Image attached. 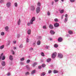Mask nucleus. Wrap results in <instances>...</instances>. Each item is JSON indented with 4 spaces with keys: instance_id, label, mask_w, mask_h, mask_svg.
I'll return each instance as SVG.
<instances>
[{
    "instance_id": "f257e3e1",
    "label": "nucleus",
    "mask_w": 76,
    "mask_h": 76,
    "mask_svg": "<svg viewBox=\"0 0 76 76\" xmlns=\"http://www.w3.org/2000/svg\"><path fill=\"white\" fill-rule=\"evenodd\" d=\"M57 56V53L56 52H54L53 53L52 55V57L53 58H55Z\"/></svg>"
},
{
    "instance_id": "f03ea898",
    "label": "nucleus",
    "mask_w": 76,
    "mask_h": 76,
    "mask_svg": "<svg viewBox=\"0 0 76 76\" xmlns=\"http://www.w3.org/2000/svg\"><path fill=\"white\" fill-rule=\"evenodd\" d=\"M40 8L39 7H38L36 9V11L37 13H39L40 12Z\"/></svg>"
},
{
    "instance_id": "7ed1b4c3",
    "label": "nucleus",
    "mask_w": 76,
    "mask_h": 76,
    "mask_svg": "<svg viewBox=\"0 0 76 76\" xmlns=\"http://www.w3.org/2000/svg\"><path fill=\"white\" fill-rule=\"evenodd\" d=\"M35 20V17H33L30 21V23H31V24H33V22H34Z\"/></svg>"
},
{
    "instance_id": "20e7f679",
    "label": "nucleus",
    "mask_w": 76,
    "mask_h": 76,
    "mask_svg": "<svg viewBox=\"0 0 76 76\" xmlns=\"http://www.w3.org/2000/svg\"><path fill=\"white\" fill-rule=\"evenodd\" d=\"M58 57L60 58H63V55L61 53H59L58 54Z\"/></svg>"
},
{
    "instance_id": "39448f33",
    "label": "nucleus",
    "mask_w": 76,
    "mask_h": 76,
    "mask_svg": "<svg viewBox=\"0 0 76 76\" xmlns=\"http://www.w3.org/2000/svg\"><path fill=\"white\" fill-rule=\"evenodd\" d=\"M63 41V39L61 37H59L58 38V42H61Z\"/></svg>"
},
{
    "instance_id": "423d86ee",
    "label": "nucleus",
    "mask_w": 76,
    "mask_h": 76,
    "mask_svg": "<svg viewBox=\"0 0 76 76\" xmlns=\"http://www.w3.org/2000/svg\"><path fill=\"white\" fill-rule=\"evenodd\" d=\"M10 5H11V3L10 2H8L7 3V7H9L10 6Z\"/></svg>"
},
{
    "instance_id": "0eeeda50",
    "label": "nucleus",
    "mask_w": 76,
    "mask_h": 76,
    "mask_svg": "<svg viewBox=\"0 0 76 76\" xmlns=\"http://www.w3.org/2000/svg\"><path fill=\"white\" fill-rule=\"evenodd\" d=\"M31 9L32 11H34L35 9V7L34 6H31Z\"/></svg>"
},
{
    "instance_id": "6e6552de",
    "label": "nucleus",
    "mask_w": 76,
    "mask_h": 76,
    "mask_svg": "<svg viewBox=\"0 0 76 76\" xmlns=\"http://www.w3.org/2000/svg\"><path fill=\"white\" fill-rule=\"evenodd\" d=\"M49 27L50 29H53V26L52 24H50L49 26Z\"/></svg>"
},
{
    "instance_id": "1a4fd4ad",
    "label": "nucleus",
    "mask_w": 76,
    "mask_h": 76,
    "mask_svg": "<svg viewBox=\"0 0 76 76\" xmlns=\"http://www.w3.org/2000/svg\"><path fill=\"white\" fill-rule=\"evenodd\" d=\"M54 26L55 27H58L59 26V24L58 23H56L54 24Z\"/></svg>"
},
{
    "instance_id": "9d476101",
    "label": "nucleus",
    "mask_w": 76,
    "mask_h": 76,
    "mask_svg": "<svg viewBox=\"0 0 76 76\" xmlns=\"http://www.w3.org/2000/svg\"><path fill=\"white\" fill-rule=\"evenodd\" d=\"M1 64L3 66H4L6 65V63H5V62L4 61L2 62Z\"/></svg>"
},
{
    "instance_id": "9b49d317",
    "label": "nucleus",
    "mask_w": 76,
    "mask_h": 76,
    "mask_svg": "<svg viewBox=\"0 0 76 76\" xmlns=\"http://www.w3.org/2000/svg\"><path fill=\"white\" fill-rule=\"evenodd\" d=\"M31 29H29L27 32V33L28 35H31Z\"/></svg>"
},
{
    "instance_id": "f8f14e48",
    "label": "nucleus",
    "mask_w": 76,
    "mask_h": 76,
    "mask_svg": "<svg viewBox=\"0 0 76 76\" xmlns=\"http://www.w3.org/2000/svg\"><path fill=\"white\" fill-rule=\"evenodd\" d=\"M9 58L10 60H13V56L12 55H10L9 56Z\"/></svg>"
},
{
    "instance_id": "ddd939ff",
    "label": "nucleus",
    "mask_w": 76,
    "mask_h": 76,
    "mask_svg": "<svg viewBox=\"0 0 76 76\" xmlns=\"http://www.w3.org/2000/svg\"><path fill=\"white\" fill-rule=\"evenodd\" d=\"M50 33L52 35H53L55 34V32H54V31H53V30H51L50 31Z\"/></svg>"
},
{
    "instance_id": "4468645a",
    "label": "nucleus",
    "mask_w": 76,
    "mask_h": 76,
    "mask_svg": "<svg viewBox=\"0 0 76 76\" xmlns=\"http://www.w3.org/2000/svg\"><path fill=\"white\" fill-rule=\"evenodd\" d=\"M5 29L6 31H8L9 30V27L8 26H7L5 27Z\"/></svg>"
},
{
    "instance_id": "2eb2a0df",
    "label": "nucleus",
    "mask_w": 76,
    "mask_h": 76,
    "mask_svg": "<svg viewBox=\"0 0 76 76\" xmlns=\"http://www.w3.org/2000/svg\"><path fill=\"white\" fill-rule=\"evenodd\" d=\"M4 47V45H2V46H0V49H1V50L3 49Z\"/></svg>"
},
{
    "instance_id": "dca6fc26",
    "label": "nucleus",
    "mask_w": 76,
    "mask_h": 76,
    "mask_svg": "<svg viewBox=\"0 0 76 76\" xmlns=\"http://www.w3.org/2000/svg\"><path fill=\"white\" fill-rule=\"evenodd\" d=\"M20 22H21L20 19H19V20H18V25H20Z\"/></svg>"
},
{
    "instance_id": "f3484780",
    "label": "nucleus",
    "mask_w": 76,
    "mask_h": 76,
    "mask_svg": "<svg viewBox=\"0 0 76 76\" xmlns=\"http://www.w3.org/2000/svg\"><path fill=\"white\" fill-rule=\"evenodd\" d=\"M37 44L38 45H40V44H41V41H38L37 43Z\"/></svg>"
},
{
    "instance_id": "a211bd4d",
    "label": "nucleus",
    "mask_w": 76,
    "mask_h": 76,
    "mask_svg": "<svg viewBox=\"0 0 76 76\" xmlns=\"http://www.w3.org/2000/svg\"><path fill=\"white\" fill-rule=\"evenodd\" d=\"M58 71L57 70H53V73H58Z\"/></svg>"
},
{
    "instance_id": "6ab92c4d",
    "label": "nucleus",
    "mask_w": 76,
    "mask_h": 76,
    "mask_svg": "<svg viewBox=\"0 0 76 76\" xmlns=\"http://www.w3.org/2000/svg\"><path fill=\"white\" fill-rule=\"evenodd\" d=\"M35 73V70H34L32 71L31 74V75H33V74Z\"/></svg>"
},
{
    "instance_id": "aec40b11",
    "label": "nucleus",
    "mask_w": 76,
    "mask_h": 76,
    "mask_svg": "<svg viewBox=\"0 0 76 76\" xmlns=\"http://www.w3.org/2000/svg\"><path fill=\"white\" fill-rule=\"evenodd\" d=\"M27 40H26V42H28L29 41V40L28 39V38L29 37V36H28L27 37Z\"/></svg>"
},
{
    "instance_id": "412c9836",
    "label": "nucleus",
    "mask_w": 76,
    "mask_h": 76,
    "mask_svg": "<svg viewBox=\"0 0 76 76\" xmlns=\"http://www.w3.org/2000/svg\"><path fill=\"white\" fill-rule=\"evenodd\" d=\"M68 32H69V34H70L71 35L72 34H73V32L71 31H69Z\"/></svg>"
},
{
    "instance_id": "4be33fe9",
    "label": "nucleus",
    "mask_w": 76,
    "mask_h": 76,
    "mask_svg": "<svg viewBox=\"0 0 76 76\" xmlns=\"http://www.w3.org/2000/svg\"><path fill=\"white\" fill-rule=\"evenodd\" d=\"M51 59L50 58H49L47 60V62H50V61H51Z\"/></svg>"
},
{
    "instance_id": "5701e85b",
    "label": "nucleus",
    "mask_w": 76,
    "mask_h": 76,
    "mask_svg": "<svg viewBox=\"0 0 76 76\" xmlns=\"http://www.w3.org/2000/svg\"><path fill=\"white\" fill-rule=\"evenodd\" d=\"M45 73L44 72H43L41 74V76H45Z\"/></svg>"
},
{
    "instance_id": "b1692460",
    "label": "nucleus",
    "mask_w": 76,
    "mask_h": 76,
    "mask_svg": "<svg viewBox=\"0 0 76 76\" xmlns=\"http://www.w3.org/2000/svg\"><path fill=\"white\" fill-rule=\"evenodd\" d=\"M58 45H57V44H55L54 45V47H55V48H57V47H58Z\"/></svg>"
},
{
    "instance_id": "393cba45",
    "label": "nucleus",
    "mask_w": 76,
    "mask_h": 76,
    "mask_svg": "<svg viewBox=\"0 0 76 76\" xmlns=\"http://www.w3.org/2000/svg\"><path fill=\"white\" fill-rule=\"evenodd\" d=\"M41 54L42 56H45V55H44V53L43 52H42L41 53Z\"/></svg>"
},
{
    "instance_id": "a878e982",
    "label": "nucleus",
    "mask_w": 76,
    "mask_h": 76,
    "mask_svg": "<svg viewBox=\"0 0 76 76\" xmlns=\"http://www.w3.org/2000/svg\"><path fill=\"white\" fill-rule=\"evenodd\" d=\"M3 53H2L1 54V56H0V59H1L2 57H3Z\"/></svg>"
},
{
    "instance_id": "bb28decb",
    "label": "nucleus",
    "mask_w": 76,
    "mask_h": 76,
    "mask_svg": "<svg viewBox=\"0 0 76 76\" xmlns=\"http://www.w3.org/2000/svg\"><path fill=\"white\" fill-rule=\"evenodd\" d=\"M42 67H45L46 66V65L44 64H43L42 65Z\"/></svg>"
},
{
    "instance_id": "cd10ccee",
    "label": "nucleus",
    "mask_w": 76,
    "mask_h": 76,
    "mask_svg": "<svg viewBox=\"0 0 76 76\" xmlns=\"http://www.w3.org/2000/svg\"><path fill=\"white\" fill-rule=\"evenodd\" d=\"M25 60V58L24 57L20 59L21 61H23V60Z\"/></svg>"
},
{
    "instance_id": "c85d7f7f",
    "label": "nucleus",
    "mask_w": 76,
    "mask_h": 76,
    "mask_svg": "<svg viewBox=\"0 0 76 76\" xmlns=\"http://www.w3.org/2000/svg\"><path fill=\"white\" fill-rule=\"evenodd\" d=\"M37 6H41V4H40V3H39V2H38L37 3Z\"/></svg>"
},
{
    "instance_id": "c756f323",
    "label": "nucleus",
    "mask_w": 76,
    "mask_h": 76,
    "mask_svg": "<svg viewBox=\"0 0 76 76\" xmlns=\"http://www.w3.org/2000/svg\"><path fill=\"white\" fill-rule=\"evenodd\" d=\"M15 7H18V3H15Z\"/></svg>"
},
{
    "instance_id": "7c9ffc66",
    "label": "nucleus",
    "mask_w": 76,
    "mask_h": 76,
    "mask_svg": "<svg viewBox=\"0 0 76 76\" xmlns=\"http://www.w3.org/2000/svg\"><path fill=\"white\" fill-rule=\"evenodd\" d=\"M64 10H62L60 12V13H64Z\"/></svg>"
},
{
    "instance_id": "2f4dec72",
    "label": "nucleus",
    "mask_w": 76,
    "mask_h": 76,
    "mask_svg": "<svg viewBox=\"0 0 76 76\" xmlns=\"http://www.w3.org/2000/svg\"><path fill=\"white\" fill-rule=\"evenodd\" d=\"M54 20L55 22H58V19L55 18L54 19Z\"/></svg>"
},
{
    "instance_id": "473e14b6",
    "label": "nucleus",
    "mask_w": 76,
    "mask_h": 76,
    "mask_svg": "<svg viewBox=\"0 0 76 76\" xmlns=\"http://www.w3.org/2000/svg\"><path fill=\"white\" fill-rule=\"evenodd\" d=\"M1 35H2V36H3V35H4V32H2L1 33Z\"/></svg>"
},
{
    "instance_id": "72a5a7b5",
    "label": "nucleus",
    "mask_w": 76,
    "mask_h": 76,
    "mask_svg": "<svg viewBox=\"0 0 76 76\" xmlns=\"http://www.w3.org/2000/svg\"><path fill=\"white\" fill-rule=\"evenodd\" d=\"M43 29H47V27L46 26H43Z\"/></svg>"
},
{
    "instance_id": "f704fd0d",
    "label": "nucleus",
    "mask_w": 76,
    "mask_h": 76,
    "mask_svg": "<svg viewBox=\"0 0 76 76\" xmlns=\"http://www.w3.org/2000/svg\"><path fill=\"white\" fill-rule=\"evenodd\" d=\"M37 63H34L33 66L34 67V66H35L36 65H37Z\"/></svg>"
},
{
    "instance_id": "c9c22d12",
    "label": "nucleus",
    "mask_w": 76,
    "mask_h": 76,
    "mask_svg": "<svg viewBox=\"0 0 76 76\" xmlns=\"http://www.w3.org/2000/svg\"><path fill=\"white\" fill-rule=\"evenodd\" d=\"M70 1L72 2V3H73V2H75V0H70Z\"/></svg>"
},
{
    "instance_id": "e433bc0d",
    "label": "nucleus",
    "mask_w": 76,
    "mask_h": 76,
    "mask_svg": "<svg viewBox=\"0 0 76 76\" xmlns=\"http://www.w3.org/2000/svg\"><path fill=\"white\" fill-rule=\"evenodd\" d=\"M5 59V56H3L2 58V60H4Z\"/></svg>"
},
{
    "instance_id": "4c0bfd02",
    "label": "nucleus",
    "mask_w": 76,
    "mask_h": 76,
    "mask_svg": "<svg viewBox=\"0 0 76 76\" xmlns=\"http://www.w3.org/2000/svg\"><path fill=\"white\" fill-rule=\"evenodd\" d=\"M30 62V60H28L27 61H26V63H29V62Z\"/></svg>"
},
{
    "instance_id": "58836bf2",
    "label": "nucleus",
    "mask_w": 76,
    "mask_h": 76,
    "mask_svg": "<svg viewBox=\"0 0 76 76\" xmlns=\"http://www.w3.org/2000/svg\"><path fill=\"white\" fill-rule=\"evenodd\" d=\"M29 74V72H27L26 73V75H28Z\"/></svg>"
},
{
    "instance_id": "ea45409f",
    "label": "nucleus",
    "mask_w": 76,
    "mask_h": 76,
    "mask_svg": "<svg viewBox=\"0 0 76 76\" xmlns=\"http://www.w3.org/2000/svg\"><path fill=\"white\" fill-rule=\"evenodd\" d=\"M22 47H23V45H22V44H21L20 46V48H22Z\"/></svg>"
},
{
    "instance_id": "a19ab883",
    "label": "nucleus",
    "mask_w": 76,
    "mask_h": 76,
    "mask_svg": "<svg viewBox=\"0 0 76 76\" xmlns=\"http://www.w3.org/2000/svg\"><path fill=\"white\" fill-rule=\"evenodd\" d=\"M30 51H32L33 50V48H31L30 49H29Z\"/></svg>"
},
{
    "instance_id": "79ce46f5",
    "label": "nucleus",
    "mask_w": 76,
    "mask_h": 76,
    "mask_svg": "<svg viewBox=\"0 0 76 76\" xmlns=\"http://www.w3.org/2000/svg\"><path fill=\"white\" fill-rule=\"evenodd\" d=\"M20 34H18V35L17 37H18V38H19V37H20Z\"/></svg>"
},
{
    "instance_id": "37998d69",
    "label": "nucleus",
    "mask_w": 76,
    "mask_h": 76,
    "mask_svg": "<svg viewBox=\"0 0 76 76\" xmlns=\"http://www.w3.org/2000/svg\"><path fill=\"white\" fill-rule=\"evenodd\" d=\"M48 16H49V15H50V13L49 12H48Z\"/></svg>"
},
{
    "instance_id": "c03bdc74",
    "label": "nucleus",
    "mask_w": 76,
    "mask_h": 76,
    "mask_svg": "<svg viewBox=\"0 0 76 76\" xmlns=\"http://www.w3.org/2000/svg\"><path fill=\"white\" fill-rule=\"evenodd\" d=\"M11 75L10 73L9 72L8 73L7 75V76H9V75Z\"/></svg>"
},
{
    "instance_id": "a18cd8bd",
    "label": "nucleus",
    "mask_w": 76,
    "mask_h": 76,
    "mask_svg": "<svg viewBox=\"0 0 76 76\" xmlns=\"http://www.w3.org/2000/svg\"><path fill=\"white\" fill-rule=\"evenodd\" d=\"M48 73H51L52 72V71L51 70H50L48 71Z\"/></svg>"
},
{
    "instance_id": "49530a36",
    "label": "nucleus",
    "mask_w": 76,
    "mask_h": 76,
    "mask_svg": "<svg viewBox=\"0 0 76 76\" xmlns=\"http://www.w3.org/2000/svg\"><path fill=\"white\" fill-rule=\"evenodd\" d=\"M30 25H31V23H28L27 24V25H28V26H30Z\"/></svg>"
},
{
    "instance_id": "de8ad7c7",
    "label": "nucleus",
    "mask_w": 76,
    "mask_h": 76,
    "mask_svg": "<svg viewBox=\"0 0 76 76\" xmlns=\"http://www.w3.org/2000/svg\"><path fill=\"white\" fill-rule=\"evenodd\" d=\"M65 21H66V22H67V18H65Z\"/></svg>"
},
{
    "instance_id": "09e8293b",
    "label": "nucleus",
    "mask_w": 76,
    "mask_h": 76,
    "mask_svg": "<svg viewBox=\"0 0 76 76\" xmlns=\"http://www.w3.org/2000/svg\"><path fill=\"white\" fill-rule=\"evenodd\" d=\"M65 18H67V16H68L67 14H66L65 15Z\"/></svg>"
},
{
    "instance_id": "8fccbe9b",
    "label": "nucleus",
    "mask_w": 76,
    "mask_h": 76,
    "mask_svg": "<svg viewBox=\"0 0 76 76\" xmlns=\"http://www.w3.org/2000/svg\"><path fill=\"white\" fill-rule=\"evenodd\" d=\"M10 42H8L7 43V45H10Z\"/></svg>"
},
{
    "instance_id": "3c124183",
    "label": "nucleus",
    "mask_w": 76,
    "mask_h": 76,
    "mask_svg": "<svg viewBox=\"0 0 76 76\" xmlns=\"http://www.w3.org/2000/svg\"><path fill=\"white\" fill-rule=\"evenodd\" d=\"M26 67L27 68V69H28V68H29V66L28 65H26Z\"/></svg>"
},
{
    "instance_id": "603ef678",
    "label": "nucleus",
    "mask_w": 76,
    "mask_h": 76,
    "mask_svg": "<svg viewBox=\"0 0 76 76\" xmlns=\"http://www.w3.org/2000/svg\"><path fill=\"white\" fill-rule=\"evenodd\" d=\"M39 69H41V66H40L38 67Z\"/></svg>"
},
{
    "instance_id": "864d4df0",
    "label": "nucleus",
    "mask_w": 76,
    "mask_h": 76,
    "mask_svg": "<svg viewBox=\"0 0 76 76\" xmlns=\"http://www.w3.org/2000/svg\"><path fill=\"white\" fill-rule=\"evenodd\" d=\"M0 3H3V0H1L0 1Z\"/></svg>"
},
{
    "instance_id": "5fc2aeb1",
    "label": "nucleus",
    "mask_w": 76,
    "mask_h": 76,
    "mask_svg": "<svg viewBox=\"0 0 76 76\" xmlns=\"http://www.w3.org/2000/svg\"><path fill=\"white\" fill-rule=\"evenodd\" d=\"M55 2H57V1H58V0H54Z\"/></svg>"
},
{
    "instance_id": "6e6d98bb",
    "label": "nucleus",
    "mask_w": 76,
    "mask_h": 76,
    "mask_svg": "<svg viewBox=\"0 0 76 76\" xmlns=\"http://www.w3.org/2000/svg\"><path fill=\"white\" fill-rule=\"evenodd\" d=\"M61 19H63V15H62L61 16Z\"/></svg>"
},
{
    "instance_id": "4d7b16f0",
    "label": "nucleus",
    "mask_w": 76,
    "mask_h": 76,
    "mask_svg": "<svg viewBox=\"0 0 76 76\" xmlns=\"http://www.w3.org/2000/svg\"><path fill=\"white\" fill-rule=\"evenodd\" d=\"M53 4H54V2H52V5H53Z\"/></svg>"
},
{
    "instance_id": "13d9d810",
    "label": "nucleus",
    "mask_w": 76,
    "mask_h": 76,
    "mask_svg": "<svg viewBox=\"0 0 76 76\" xmlns=\"http://www.w3.org/2000/svg\"><path fill=\"white\" fill-rule=\"evenodd\" d=\"M14 42V44H15L16 42V41H14V42Z\"/></svg>"
},
{
    "instance_id": "bf43d9fd",
    "label": "nucleus",
    "mask_w": 76,
    "mask_h": 76,
    "mask_svg": "<svg viewBox=\"0 0 76 76\" xmlns=\"http://www.w3.org/2000/svg\"><path fill=\"white\" fill-rule=\"evenodd\" d=\"M12 54H15V52L14 51L12 52Z\"/></svg>"
},
{
    "instance_id": "052dcab7",
    "label": "nucleus",
    "mask_w": 76,
    "mask_h": 76,
    "mask_svg": "<svg viewBox=\"0 0 76 76\" xmlns=\"http://www.w3.org/2000/svg\"><path fill=\"white\" fill-rule=\"evenodd\" d=\"M14 49H15V50H16V47H14Z\"/></svg>"
},
{
    "instance_id": "680f3d73",
    "label": "nucleus",
    "mask_w": 76,
    "mask_h": 76,
    "mask_svg": "<svg viewBox=\"0 0 76 76\" xmlns=\"http://www.w3.org/2000/svg\"><path fill=\"white\" fill-rule=\"evenodd\" d=\"M50 40L51 41V40H52V38H50Z\"/></svg>"
},
{
    "instance_id": "e2e57ef3",
    "label": "nucleus",
    "mask_w": 76,
    "mask_h": 76,
    "mask_svg": "<svg viewBox=\"0 0 76 76\" xmlns=\"http://www.w3.org/2000/svg\"><path fill=\"white\" fill-rule=\"evenodd\" d=\"M34 45H35V43H34V44H33Z\"/></svg>"
},
{
    "instance_id": "0e129e2a",
    "label": "nucleus",
    "mask_w": 76,
    "mask_h": 76,
    "mask_svg": "<svg viewBox=\"0 0 76 76\" xmlns=\"http://www.w3.org/2000/svg\"><path fill=\"white\" fill-rule=\"evenodd\" d=\"M61 0V1H63V0Z\"/></svg>"
}]
</instances>
